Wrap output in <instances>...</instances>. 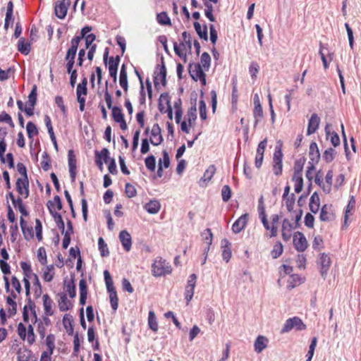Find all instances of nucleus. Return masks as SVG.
Listing matches in <instances>:
<instances>
[{
	"mask_svg": "<svg viewBox=\"0 0 361 361\" xmlns=\"http://www.w3.org/2000/svg\"><path fill=\"white\" fill-rule=\"evenodd\" d=\"M104 99L106 103L107 107L111 109V115L114 121L118 123L122 130H126L128 126L124 118V115L122 112V109L118 106H112V97L109 92L108 91V82H106V87L104 91Z\"/></svg>",
	"mask_w": 361,
	"mask_h": 361,
	"instance_id": "nucleus-1",
	"label": "nucleus"
},
{
	"mask_svg": "<svg viewBox=\"0 0 361 361\" xmlns=\"http://www.w3.org/2000/svg\"><path fill=\"white\" fill-rule=\"evenodd\" d=\"M197 108L196 104L191 106L187 111L183 121H180V130L185 134H190L196 125Z\"/></svg>",
	"mask_w": 361,
	"mask_h": 361,
	"instance_id": "nucleus-2",
	"label": "nucleus"
},
{
	"mask_svg": "<svg viewBox=\"0 0 361 361\" xmlns=\"http://www.w3.org/2000/svg\"><path fill=\"white\" fill-rule=\"evenodd\" d=\"M182 38L183 41L179 44L176 42H173V49L180 58L185 59L188 50H190L192 47L191 37L190 33L184 31L182 33Z\"/></svg>",
	"mask_w": 361,
	"mask_h": 361,
	"instance_id": "nucleus-3",
	"label": "nucleus"
},
{
	"mask_svg": "<svg viewBox=\"0 0 361 361\" xmlns=\"http://www.w3.org/2000/svg\"><path fill=\"white\" fill-rule=\"evenodd\" d=\"M171 266L161 257L154 259L152 265V274L155 277H159L171 273Z\"/></svg>",
	"mask_w": 361,
	"mask_h": 361,
	"instance_id": "nucleus-4",
	"label": "nucleus"
},
{
	"mask_svg": "<svg viewBox=\"0 0 361 361\" xmlns=\"http://www.w3.org/2000/svg\"><path fill=\"white\" fill-rule=\"evenodd\" d=\"M104 280L106 286V289L109 293V298L111 308L115 311L118 307V298L116 289L114 286L113 280L109 272L107 270L104 271Z\"/></svg>",
	"mask_w": 361,
	"mask_h": 361,
	"instance_id": "nucleus-5",
	"label": "nucleus"
},
{
	"mask_svg": "<svg viewBox=\"0 0 361 361\" xmlns=\"http://www.w3.org/2000/svg\"><path fill=\"white\" fill-rule=\"evenodd\" d=\"M17 331L19 337L23 341L26 340L29 345H32L35 342V335L32 324H29L26 328L23 323H19Z\"/></svg>",
	"mask_w": 361,
	"mask_h": 361,
	"instance_id": "nucleus-6",
	"label": "nucleus"
},
{
	"mask_svg": "<svg viewBox=\"0 0 361 361\" xmlns=\"http://www.w3.org/2000/svg\"><path fill=\"white\" fill-rule=\"evenodd\" d=\"M145 134L148 137L151 144L153 145H159L163 142L161 128L158 123H154L152 128H146Z\"/></svg>",
	"mask_w": 361,
	"mask_h": 361,
	"instance_id": "nucleus-7",
	"label": "nucleus"
},
{
	"mask_svg": "<svg viewBox=\"0 0 361 361\" xmlns=\"http://www.w3.org/2000/svg\"><path fill=\"white\" fill-rule=\"evenodd\" d=\"M294 328L298 331H302L306 329V325L303 323L302 319L298 317L289 318L286 321L281 333H288Z\"/></svg>",
	"mask_w": 361,
	"mask_h": 361,
	"instance_id": "nucleus-8",
	"label": "nucleus"
},
{
	"mask_svg": "<svg viewBox=\"0 0 361 361\" xmlns=\"http://www.w3.org/2000/svg\"><path fill=\"white\" fill-rule=\"evenodd\" d=\"M204 70L200 64L193 63L189 66V73L195 81L200 80L203 85L206 84V75Z\"/></svg>",
	"mask_w": 361,
	"mask_h": 361,
	"instance_id": "nucleus-9",
	"label": "nucleus"
},
{
	"mask_svg": "<svg viewBox=\"0 0 361 361\" xmlns=\"http://www.w3.org/2000/svg\"><path fill=\"white\" fill-rule=\"evenodd\" d=\"M37 87L36 85L32 86L30 93L28 96V102L25 108V114L31 116L34 114V108L37 103Z\"/></svg>",
	"mask_w": 361,
	"mask_h": 361,
	"instance_id": "nucleus-10",
	"label": "nucleus"
},
{
	"mask_svg": "<svg viewBox=\"0 0 361 361\" xmlns=\"http://www.w3.org/2000/svg\"><path fill=\"white\" fill-rule=\"evenodd\" d=\"M293 245L298 252H304L307 247V241L304 234L297 231L293 235Z\"/></svg>",
	"mask_w": 361,
	"mask_h": 361,
	"instance_id": "nucleus-11",
	"label": "nucleus"
},
{
	"mask_svg": "<svg viewBox=\"0 0 361 361\" xmlns=\"http://www.w3.org/2000/svg\"><path fill=\"white\" fill-rule=\"evenodd\" d=\"M71 5V0L57 1L55 4V14L59 19H63L67 14L68 8Z\"/></svg>",
	"mask_w": 361,
	"mask_h": 361,
	"instance_id": "nucleus-12",
	"label": "nucleus"
},
{
	"mask_svg": "<svg viewBox=\"0 0 361 361\" xmlns=\"http://www.w3.org/2000/svg\"><path fill=\"white\" fill-rule=\"evenodd\" d=\"M319 219L322 221H331L335 219V214L332 204H324L321 209Z\"/></svg>",
	"mask_w": 361,
	"mask_h": 361,
	"instance_id": "nucleus-13",
	"label": "nucleus"
},
{
	"mask_svg": "<svg viewBox=\"0 0 361 361\" xmlns=\"http://www.w3.org/2000/svg\"><path fill=\"white\" fill-rule=\"evenodd\" d=\"M297 228L293 223H291L288 219H284L281 226V235L284 241H288L292 236V231Z\"/></svg>",
	"mask_w": 361,
	"mask_h": 361,
	"instance_id": "nucleus-14",
	"label": "nucleus"
},
{
	"mask_svg": "<svg viewBox=\"0 0 361 361\" xmlns=\"http://www.w3.org/2000/svg\"><path fill=\"white\" fill-rule=\"evenodd\" d=\"M119 62V56H116V57H110L109 59V61L107 62L109 75L113 78V82L114 84L116 82L117 80V71Z\"/></svg>",
	"mask_w": 361,
	"mask_h": 361,
	"instance_id": "nucleus-15",
	"label": "nucleus"
},
{
	"mask_svg": "<svg viewBox=\"0 0 361 361\" xmlns=\"http://www.w3.org/2000/svg\"><path fill=\"white\" fill-rule=\"evenodd\" d=\"M78 48V47H76V44H73V46L71 45V47L67 51L66 56L65 58L66 61H67V72H72L75 70L73 69V68L75 63V58L76 56Z\"/></svg>",
	"mask_w": 361,
	"mask_h": 361,
	"instance_id": "nucleus-16",
	"label": "nucleus"
},
{
	"mask_svg": "<svg viewBox=\"0 0 361 361\" xmlns=\"http://www.w3.org/2000/svg\"><path fill=\"white\" fill-rule=\"evenodd\" d=\"M47 208L52 216L57 227L61 230V233H64V221L62 219L61 215L55 211V208L52 206V202H48L47 204Z\"/></svg>",
	"mask_w": 361,
	"mask_h": 361,
	"instance_id": "nucleus-17",
	"label": "nucleus"
},
{
	"mask_svg": "<svg viewBox=\"0 0 361 361\" xmlns=\"http://www.w3.org/2000/svg\"><path fill=\"white\" fill-rule=\"evenodd\" d=\"M27 301H28V303H29L30 309L31 311H32V313H33V315H34V317H35V322H37V332H38L41 339H44V337H45V334H46V331H47V326L43 325V324L41 323V319H39V320L37 319V314H36L35 310L34 309L35 305L32 302L30 298H29L27 299Z\"/></svg>",
	"mask_w": 361,
	"mask_h": 361,
	"instance_id": "nucleus-18",
	"label": "nucleus"
},
{
	"mask_svg": "<svg viewBox=\"0 0 361 361\" xmlns=\"http://www.w3.org/2000/svg\"><path fill=\"white\" fill-rule=\"evenodd\" d=\"M16 185L18 192L25 198H27L29 195V183L27 176H25V178H18Z\"/></svg>",
	"mask_w": 361,
	"mask_h": 361,
	"instance_id": "nucleus-19",
	"label": "nucleus"
},
{
	"mask_svg": "<svg viewBox=\"0 0 361 361\" xmlns=\"http://www.w3.org/2000/svg\"><path fill=\"white\" fill-rule=\"evenodd\" d=\"M253 103V116L255 120V123H257L263 117V110L260 103L259 97L257 94L254 96Z\"/></svg>",
	"mask_w": 361,
	"mask_h": 361,
	"instance_id": "nucleus-20",
	"label": "nucleus"
},
{
	"mask_svg": "<svg viewBox=\"0 0 361 361\" xmlns=\"http://www.w3.org/2000/svg\"><path fill=\"white\" fill-rule=\"evenodd\" d=\"M166 69L163 65L159 68L158 72L154 73V83L157 87L159 84L165 86L166 84Z\"/></svg>",
	"mask_w": 361,
	"mask_h": 361,
	"instance_id": "nucleus-21",
	"label": "nucleus"
},
{
	"mask_svg": "<svg viewBox=\"0 0 361 361\" xmlns=\"http://www.w3.org/2000/svg\"><path fill=\"white\" fill-rule=\"evenodd\" d=\"M119 240L123 247V249L126 252L130 251L132 245L130 234L126 230L121 231L119 233Z\"/></svg>",
	"mask_w": 361,
	"mask_h": 361,
	"instance_id": "nucleus-22",
	"label": "nucleus"
},
{
	"mask_svg": "<svg viewBox=\"0 0 361 361\" xmlns=\"http://www.w3.org/2000/svg\"><path fill=\"white\" fill-rule=\"evenodd\" d=\"M248 220V214L241 215L233 224L232 230L235 233H240L246 226Z\"/></svg>",
	"mask_w": 361,
	"mask_h": 361,
	"instance_id": "nucleus-23",
	"label": "nucleus"
},
{
	"mask_svg": "<svg viewBox=\"0 0 361 361\" xmlns=\"http://www.w3.org/2000/svg\"><path fill=\"white\" fill-rule=\"evenodd\" d=\"M320 118L317 114H313L309 121L307 130V135H310L314 133L319 128Z\"/></svg>",
	"mask_w": 361,
	"mask_h": 361,
	"instance_id": "nucleus-24",
	"label": "nucleus"
},
{
	"mask_svg": "<svg viewBox=\"0 0 361 361\" xmlns=\"http://www.w3.org/2000/svg\"><path fill=\"white\" fill-rule=\"evenodd\" d=\"M331 263L330 257L325 253H322L319 257V264L321 266L320 273L323 277L327 274Z\"/></svg>",
	"mask_w": 361,
	"mask_h": 361,
	"instance_id": "nucleus-25",
	"label": "nucleus"
},
{
	"mask_svg": "<svg viewBox=\"0 0 361 361\" xmlns=\"http://www.w3.org/2000/svg\"><path fill=\"white\" fill-rule=\"evenodd\" d=\"M221 247L222 250V257L228 262L231 257V243L226 238H224L221 241Z\"/></svg>",
	"mask_w": 361,
	"mask_h": 361,
	"instance_id": "nucleus-26",
	"label": "nucleus"
},
{
	"mask_svg": "<svg viewBox=\"0 0 361 361\" xmlns=\"http://www.w3.org/2000/svg\"><path fill=\"white\" fill-rule=\"evenodd\" d=\"M119 85L123 88L125 92L128 90V73L125 64H123L119 74Z\"/></svg>",
	"mask_w": 361,
	"mask_h": 361,
	"instance_id": "nucleus-27",
	"label": "nucleus"
},
{
	"mask_svg": "<svg viewBox=\"0 0 361 361\" xmlns=\"http://www.w3.org/2000/svg\"><path fill=\"white\" fill-rule=\"evenodd\" d=\"M144 209L149 214H156L161 209V204L157 200H152L144 205Z\"/></svg>",
	"mask_w": 361,
	"mask_h": 361,
	"instance_id": "nucleus-28",
	"label": "nucleus"
},
{
	"mask_svg": "<svg viewBox=\"0 0 361 361\" xmlns=\"http://www.w3.org/2000/svg\"><path fill=\"white\" fill-rule=\"evenodd\" d=\"M319 207H320L319 196L317 192H314L312 193V195L310 199V204H309L310 210L312 213L316 214L319 211Z\"/></svg>",
	"mask_w": 361,
	"mask_h": 361,
	"instance_id": "nucleus-29",
	"label": "nucleus"
},
{
	"mask_svg": "<svg viewBox=\"0 0 361 361\" xmlns=\"http://www.w3.org/2000/svg\"><path fill=\"white\" fill-rule=\"evenodd\" d=\"M268 344V339L264 336H259L256 338L254 344L255 350L257 353H262Z\"/></svg>",
	"mask_w": 361,
	"mask_h": 361,
	"instance_id": "nucleus-30",
	"label": "nucleus"
},
{
	"mask_svg": "<svg viewBox=\"0 0 361 361\" xmlns=\"http://www.w3.org/2000/svg\"><path fill=\"white\" fill-rule=\"evenodd\" d=\"M216 171V169L214 165H211L204 173L203 176L200 179L199 185L201 187L205 186V183L209 181Z\"/></svg>",
	"mask_w": 361,
	"mask_h": 361,
	"instance_id": "nucleus-31",
	"label": "nucleus"
},
{
	"mask_svg": "<svg viewBox=\"0 0 361 361\" xmlns=\"http://www.w3.org/2000/svg\"><path fill=\"white\" fill-rule=\"evenodd\" d=\"M42 298L44 313L47 316H52L54 314V310L52 309L54 305L53 300L51 299L48 294H44Z\"/></svg>",
	"mask_w": 361,
	"mask_h": 361,
	"instance_id": "nucleus-32",
	"label": "nucleus"
},
{
	"mask_svg": "<svg viewBox=\"0 0 361 361\" xmlns=\"http://www.w3.org/2000/svg\"><path fill=\"white\" fill-rule=\"evenodd\" d=\"M20 224L22 229L23 234L25 240H29L31 238H33V229L32 226H27L25 221L23 217H20Z\"/></svg>",
	"mask_w": 361,
	"mask_h": 361,
	"instance_id": "nucleus-33",
	"label": "nucleus"
},
{
	"mask_svg": "<svg viewBox=\"0 0 361 361\" xmlns=\"http://www.w3.org/2000/svg\"><path fill=\"white\" fill-rule=\"evenodd\" d=\"M330 124H326L325 126V132L326 136L330 137L331 144L334 146H338L340 145V138L336 132L330 131Z\"/></svg>",
	"mask_w": 361,
	"mask_h": 361,
	"instance_id": "nucleus-34",
	"label": "nucleus"
},
{
	"mask_svg": "<svg viewBox=\"0 0 361 361\" xmlns=\"http://www.w3.org/2000/svg\"><path fill=\"white\" fill-rule=\"evenodd\" d=\"M92 30V27L90 26H85L83 28H82L80 35L78 36H76L73 37L71 41V44L73 46V44H76V47H78L80 42L85 37H87L89 32Z\"/></svg>",
	"mask_w": 361,
	"mask_h": 361,
	"instance_id": "nucleus-35",
	"label": "nucleus"
},
{
	"mask_svg": "<svg viewBox=\"0 0 361 361\" xmlns=\"http://www.w3.org/2000/svg\"><path fill=\"white\" fill-rule=\"evenodd\" d=\"M59 308L60 311L65 312L69 310V306L71 305L70 302L67 298L66 293H61L59 294Z\"/></svg>",
	"mask_w": 361,
	"mask_h": 361,
	"instance_id": "nucleus-36",
	"label": "nucleus"
},
{
	"mask_svg": "<svg viewBox=\"0 0 361 361\" xmlns=\"http://www.w3.org/2000/svg\"><path fill=\"white\" fill-rule=\"evenodd\" d=\"M283 142L281 140H276L274 145L270 146V149H273V158H282Z\"/></svg>",
	"mask_w": 361,
	"mask_h": 361,
	"instance_id": "nucleus-37",
	"label": "nucleus"
},
{
	"mask_svg": "<svg viewBox=\"0 0 361 361\" xmlns=\"http://www.w3.org/2000/svg\"><path fill=\"white\" fill-rule=\"evenodd\" d=\"M30 44L26 42L23 37L20 38L18 42V50L24 55H27L30 51Z\"/></svg>",
	"mask_w": 361,
	"mask_h": 361,
	"instance_id": "nucleus-38",
	"label": "nucleus"
},
{
	"mask_svg": "<svg viewBox=\"0 0 361 361\" xmlns=\"http://www.w3.org/2000/svg\"><path fill=\"white\" fill-rule=\"evenodd\" d=\"M32 355L31 350L26 348H20L17 352L18 361H28Z\"/></svg>",
	"mask_w": 361,
	"mask_h": 361,
	"instance_id": "nucleus-39",
	"label": "nucleus"
},
{
	"mask_svg": "<svg viewBox=\"0 0 361 361\" xmlns=\"http://www.w3.org/2000/svg\"><path fill=\"white\" fill-rule=\"evenodd\" d=\"M194 27L195 29V31L198 36L204 40H207L208 36H207V25H204L203 27H202L201 25L198 22L194 23Z\"/></svg>",
	"mask_w": 361,
	"mask_h": 361,
	"instance_id": "nucleus-40",
	"label": "nucleus"
},
{
	"mask_svg": "<svg viewBox=\"0 0 361 361\" xmlns=\"http://www.w3.org/2000/svg\"><path fill=\"white\" fill-rule=\"evenodd\" d=\"M175 109V120L176 123H179L182 118L183 111H182V102L180 99H178L173 104Z\"/></svg>",
	"mask_w": 361,
	"mask_h": 361,
	"instance_id": "nucleus-41",
	"label": "nucleus"
},
{
	"mask_svg": "<svg viewBox=\"0 0 361 361\" xmlns=\"http://www.w3.org/2000/svg\"><path fill=\"white\" fill-rule=\"evenodd\" d=\"M355 200L354 197L352 196L349 200V202H348L346 208H345V216H344V222H343V227H348V215H349V213L350 212V211L352 209H353V208L355 207Z\"/></svg>",
	"mask_w": 361,
	"mask_h": 361,
	"instance_id": "nucleus-42",
	"label": "nucleus"
},
{
	"mask_svg": "<svg viewBox=\"0 0 361 361\" xmlns=\"http://www.w3.org/2000/svg\"><path fill=\"white\" fill-rule=\"evenodd\" d=\"M148 325L150 329L154 332L158 331V323L157 321L156 315L154 311L150 310L148 315Z\"/></svg>",
	"mask_w": 361,
	"mask_h": 361,
	"instance_id": "nucleus-43",
	"label": "nucleus"
},
{
	"mask_svg": "<svg viewBox=\"0 0 361 361\" xmlns=\"http://www.w3.org/2000/svg\"><path fill=\"white\" fill-rule=\"evenodd\" d=\"M56 337L54 334H50L47 336L45 339V345L47 346V352L53 353L55 348Z\"/></svg>",
	"mask_w": 361,
	"mask_h": 361,
	"instance_id": "nucleus-44",
	"label": "nucleus"
},
{
	"mask_svg": "<svg viewBox=\"0 0 361 361\" xmlns=\"http://www.w3.org/2000/svg\"><path fill=\"white\" fill-rule=\"evenodd\" d=\"M45 124L48 130V133L50 136V138L53 142V144L56 146V139L54 133L53 127L51 125V118L49 116H45L44 118Z\"/></svg>",
	"mask_w": 361,
	"mask_h": 361,
	"instance_id": "nucleus-45",
	"label": "nucleus"
},
{
	"mask_svg": "<svg viewBox=\"0 0 361 361\" xmlns=\"http://www.w3.org/2000/svg\"><path fill=\"white\" fill-rule=\"evenodd\" d=\"M77 159H68V168L71 181L74 183L77 174Z\"/></svg>",
	"mask_w": 361,
	"mask_h": 361,
	"instance_id": "nucleus-46",
	"label": "nucleus"
},
{
	"mask_svg": "<svg viewBox=\"0 0 361 361\" xmlns=\"http://www.w3.org/2000/svg\"><path fill=\"white\" fill-rule=\"evenodd\" d=\"M302 283V279L298 274H291L288 280V288L292 289Z\"/></svg>",
	"mask_w": 361,
	"mask_h": 361,
	"instance_id": "nucleus-47",
	"label": "nucleus"
},
{
	"mask_svg": "<svg viewBox=\"0 0 361 361\" xmlns=\"http://www.w3.org/2000/svg\"><path fill=\"white\" fill-rule=\"evenodd\" d=\"M157 20L161 25H171V21L166 12H161L157 15Z\"/></svg>",
	"mask_w": 361,
	"mask_h": 361,
	"instance_id": "nucleus-48",
	"label": "nucleus"
},
{
	"mask_svg": "<svg viewBox=\"0 0 361 361\" xmlns=\"http://www.w3.org/2000/svg\"><path fill=\"white\" fill-rule=\"evenodd\" d=\"M283 250V245L281 244V243L276 242L275 243V245H274L272 250L271 251V255L272 258L276 259V258L279 257L282 255Z\"/></svg>",
	"mask_w": 361,
	"mask_h": 361,
	"instance_id": "nucleus-49",
	"label": "nucleus"
},
{
	"mask_svg": "<svg viewBox=\"0 0 361 361\" xmlns=\"http://www.w3.org/2000/svg\"><path fill=\"white\" fill-rule=\"evenodd\" d=\"M211 57L207 52H204L200 59V63L199 64L201 65V67L204 68V71H208L210 67Z\"/></svg>",
	"mask_w": 361,
	"mask_h": 361,
	"instance_id": "nucleus-50",
	"label": "nucleus"
},
{
	"mask_svg": "<svg viewBox=\"0 0 361 361\" xmlns=\"http://www.w3.org/2000/svg\"><path fill=\"white\" fill-rule=\"evenodd\" d=\"M98 247L102 257H107L109 255V250L107 244L104 239L100 237L98 240Z\"/></svg>",
	"mask_w": 361,
	"mask_h": 361,
	"instance_id": "nucleus-51",
	"label": "nucleus"
},
{
	"mask_svg": "<svg viewBox=\"0 0 361 361\" xmlns=\"http://www.w3.org/2000/svg\"><path fill=\"white\" fill-rule=\"evenodd\" d=\"M87 80L86 78H83L81 82H80L77 86L76 94H79L80 95L86 96L87 94Z\"/></svg>",
	"mask_w": 361,
	"mask_h": 361,
	"instance_id": "nucleus-52",
	"label": "nucleus"
},
{
	"mask_svg": "<svg viewBox=\"0 0 361 361\" xmlns=\"http://www.w3.org/2000/svg\"><path fill=\"white\" fill-rule=\"evenodd\" d=\"M202 236L204 238L205 243L207 245V247L204 249V251L208 252L209 250V246L212 245L213 238L211 229L207 228L206 230H204V231L202 233Z\"/></svg>",
	"mask_w": 361,
	"mask_h": 361,
	"instance_id": "nucleus-53",
	"label": "nucleus"
},
{
	"mask_svg": "<svg viewBox=\"0 0 361 361\" xmlns=\"http://www.w3.org/2000/svg\"><path fill=\"white\" fill-rule=\"evenodd\" d=\"M65 286L66 288V292L68 293L70 298H73L75 297L76 291L73 279H72L71 281L68 282L65 281Z\"/></svg>",
	"mask_w": 361,
	"mask_h": 361,
	"instance_id": "nucleus-54",
	"label": "nucleus"
},
{
	"mask_svg": "<svg viewBox=\"0 0 361 361\" xmlns=\"http://www.w3.org/2000/svg\"><path fill=\"white\" fill-rule=\"evenodd\" d=\"M204 4L206 7V9L204 11V14L206 17L212 22L215 21V18L213 15V6L212 4L207 1H204Z\"/></svg>",
	"mask_w": 361,
	"mask_h": 361,
	"instance_id": "nucleus-55",
	"label": "nucleus"
},
{
	"mask_svg": "<svg viewBox=\"0 0 361 361\" xmlns=\"http://www.w3.org/2000/svg\"><path fill=\"white\" fill-rule=\"evenodd\" d=\"M55 104L60 109L63 116H66L68 111H67V108L64 104L63 99L61 96H56L55 97Z\"/></svg>",
	"mask_w": 361,
	"mask_h": 361,
	"instance_id": "nucleus-56",
	"label": "nucleus"
},
{
	"mask_svg": "<svg viewBox=\"0 0 361 361\" xmlns=\"http://www.w3.org/2000/svg\"><path fill=\"white\" fill-rule=\"evenodd\" d=\"M332 178H333V172H332V171H329L325 177L327 185L325 186L324 185H323V186H322L323 190L326 193L330 192V191L331 190Z\"/></svg>",
	"mask_w": 361,
	"mask_h": 361,
	"instance_id": "nucleus-57",
	"label": "nucleus"
},
{
	"mask_svg": "<svg viewBox=\"0 0 361 361\" xmlns=\"http://www.w3.org/2000/svg\"><path fill=\"white\" fill-rule=\"evenodd\" d=\"M317 339L316 337L312 338L311 343L309 347V350L306 355V361H311L314 355V352L317 345Z\"/></svg>",
	"mask_w": 361,
	"mask_h": 361,
	"instance_id": "nucleus-58",
	"label": "nucleus"
},
{
	"mask_svg": "<svg viewBox=\"0 0 361 361\" xmlns=\"http://www.w3.org/2000/svg\"><path fill=\"white\" fill-rule=\"evenodd\" d=\"M6 303L11 307L8 310L10 315H15L17 312V304L15 300H13V298L11 296H8L6 298Z\"/></svg>",
	"mask_w": 361,
	"mask_h": 361,
	"instance_id": "nucleus-59",
	"label": "nucleus"
},
{
	"mask_svg": "<svg viewBox=\"0 0 361 361\" xmlns=\"http://www.w3.org/2000/svg\"><path fill=\"white\" fill-rule=\"evenodd\" d=\"M35 281L33 285L35 286V295L36 298H39L42 294V286L39 281V278L36 274H33Z\"/></svg>",
	"mask_w": 361,
	"mask_h": 361,
	"instance_id": "nucleus-60",
	"label": "nucleus"
},
{
	"mask_svg": "<svg viewBox=\"0 0 361 361\" xmlns=\"http://www.w3.org/2000/svg\"><path fill=\"white\" fill-rule=\"evenodd\" d=\"M26 130L29 137L38 134L36 126L31 121L28 122L26 126Z\"/></svg>",
	"mask_w": 361,
	"mask_h": 361,
	"instance_id": "nucleus-61",
	"label": "nucleus"
},
{
	"mask_svg": "<svg viewBox=\"0 0 361 361\" xmlns=\"http://www.w3.org/2000/svg\"><path fill=\"white\" fill-rule=\"evenodd\" d=\"M221 196L224 202H228L231 197V190L227 185H224L221 190Z\"/></svg>",
	"mask_w": 361,
	"mask_h": 361,
	"instance_id": "nucleus-62",
	"label": "nucleus"
},
{
	"mask_svg": "<svg viewBox=\"0 0 361 361\" xmlns=\"http://www.w3.org/2000/svg\"><path fill=\"white\" fill-rule=\"evenodd\" d=\"M310 155L312 158H320L319 151L316 142H312L310 145Z\"/></svg>",
	"mask_w": 361,
	"mask_h": 361,
	"instance_id": "nucleus-63",
	"label": "nucleus"
},
{
	"mask_svg": "<svg viewBox=\"0 0 361 361\" xmlns=\"http://www.w3.org/2000/svg\"><path fill=\"white\" fill-rule=\"evenodd\" d=\"M20 267L23 271L24 277L30 278L32 273L31 266L25 262H20Z\"/></svg>",
	"mask_w": 361,
	"mask_h": 361,
	"instance_id": "nucleus-64",
	"label": "nucleus"
}]
</instances>
